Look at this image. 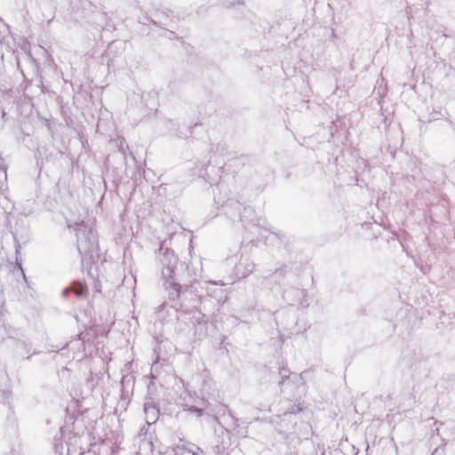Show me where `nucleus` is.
I'll list each match as a JSON object with an SVG mask.
<instances>
[{"label": "nucleus", "mask_w": 455, "mask_h": 455, "mask_svg": "<svg viewBox=\"0 0 455 455\" xmlns=\"http://www.w3.org/2000/svg\"><path fill=\"white\" fill-rule=\"evenodd\" d=\"M123 140H120L119 148H120V150L123 152V154L124 155V154H125V152H124V148H123V147H124V144H123V143H124V141H123Z\"/></svg>", "instance_id": "nucleus-15"}, {"label": "nucleus", "mask_w": 455, "mask_h": 455, "mask_svg": "<svg viewBox=\"0 0 455 455\" xmlns=\"http://www.w3.org/2000/svg\"><path fill=\"white\" fill-rule=\"evenodd\" d=\"M162 263V275L164 279V287L168 291V299L174 301L172 307L179 310L184 307L183 300L186 299L187 293L189 291V285L182 284L183 281L180 270L184 271L182 264H180L179 259L172 250L164 248V244L160 246Z\"/></svg>", "instance_id": "nucleus-1"}, {"label": "nucleus", "mask_w": 455, "mask_h": 455, "mask_svg": "<svg viewBox=\"0 0 455 455\" xmlns=\"http://www.w3.org/2000/svg\"><path fill=\"white\" fill-rule=\"evenodd\" d=\"M255 264L249 259L241 260L235 267L237 274L246 277L254 271Z\"/></svg>", "instance_id": "nucleus-5"}, {"label": "nucleus", "mask_w": 455, "mask_h": 455, "mask_svg": "<svg viewBox=\"0 0 455 455\" xmlns=\"http://www.w3.org/2000/svg\"><path fill=\"white\" fill-rule=\"evenodd\" d=\"M194 448L195 450L190 451L193 455H203L204 453L200 447L194 445Z\"/></svg>", "instance_id": "nucleus-12"}, {"label": "nucleus", "mask_w": 455, "mask_h": 455, "mask_svg": "<svg viewBox=\"0 0 455 455\" xmlns=\"http://www.w3.org/2000/svg\"><path fill=\"white\" fill-rule=\"evenodd\" d=\"M279 374L281 375L282 380L279 382L281 385L285 379H287L291 374V371L286 367H281L279 371Z\"/></svg>", "instance_id": "nucleus-10"}, {"label": "nucleus", "mask_w": 455, "mask_h": 455, "mask_svg": "<svg viewBox=\"0 0 455 455\" xmlns=\"http://www.w3.org/2000/svg\"><path fill=\"white\" fill-rule=\"evenodd\" d=\"M285 274H286V270L284 267L278 268L274 273L275 275H279V276H284Z\"/></svg>", "instance_id": "nucleus-13"}, {"label": "nucleus", "mask_w": 455, "mask_h": 455, "mask_svg": "<svg viewBox=\"0 0 455 455\" xmlns=\"http://www.w3.org/2000/svg\"><path fill=\"white\" fill-rule=\"evenodd\" d=\"M19 268H20L21 272H23V269L20 265H19ZM22 274H24V273H22ZM23 275L25 276V275Z\"/></svg>", "instance_id": "nucleus-20"}, {"label": "nucleus", "mask_w": 455, "mask_h": 455, "mask_svg": "<svg viewBox=\"0 0 455 455\" xmlns=\"http://www.w3.org/2000/svg\"><path fill=\"white\" fill-rule=\"evenodd\" d=\"M3 395H4V398H9L10 393L9 392H4Z\"/></svg>", "instance_id": "nucleus-16"}, {"label": "nucleus", "mask_w": 455, "mask_h": 455, "mask_svg": "<svg viewBox=\"0 0 455 455\" xmlns=\"http://www.w3.org/2000/svg\"><path fill=\"white\" fill-rule=\"evenodd\" d=\"M193 128H194V127H190V131H189V133H190V134L192 133V129H193Z\"/></svg>", "instance_id": "nucleus-21"}, {"label": "nucleus", "mask_w": 455, "mask_h": 455, "mask_svg": "<svg viewBox=\"0 0 455 455\" xmlns=\"http://www.w3.org/2000/svg\"><path fill=\"white\" fill-rule=\"evenodd\" d=\"M188 411L191 412H196L197 417H201L203 415H212L210 412L205 411L204 409L198 408L196 406H190Z\"/></svg>", "instance_id": "nucleus-9"}, {"label": "nucleus", "mask_w": 455, "mask_h": 455, "mask_svg": "<svg viewBox=\"0 0 455 455\" xmlns=\"http://www.w3.org/2000/svg\"><path fill=\"white\" fill-rule=\"evenodd\" d=\"M17 346L20 348L25 349L26 351H29V347L25 341H18Z\"/></svg>", "instance_id": "nucleus-14"}, {"label": "nucleus", "mask_w": 455, "mask_h": 455, "mask_svg": "<svg viewBox=\"0 0 455 455\" xmlns=\"http://www.w3.org/2000/svg\"><path fill=\"white\" fill-rule=\"evenodd\" d=\"M164 307V303H163L160 307H159V311H161L163 308Z\"/></svg>", "instance_id": "nucleus-18"}, {"label": "nucleus", "mask_w": 455, "mask_h": 455, "mask_svg": "<svg viewBox=\"0 0 455 455\" xmlns=\"http://www.w3.org/2000/svg\"><path fill=\"white\" fill-rule=\"evenodd\" d=\"M203 403H204H204H205V404H209V402H205V401H204V402H203Z\"/></svg>", "instance_id": "nucleus-22"}, {"label": "nucleus", "mask_w": 455, "mask_h": 455, "mask_svg": "<svg viewBox=\"0 0 455 455\" xmlns=\"http://www.w3.org/2000/svg\"><path fill=\"white\" fill-rule=\"evenodd\" d=\"M435 432L436 435H439V428H436Z\"/></svg>", "instance_id": "nucleus-19"}, {"label": "nucleus", "mask_w": 455, "mask_h": 455, "mask_svg": "<svg viewBox=\"0 0 455 455\" xmlns=\"http://www.w3.org/2000/svg\"><path fill=\"white\" fill-rule=\"evenodd\" d=\"M290 292L294 293L295 295H297L299 298L304 296V291L303 290L293 289V290H291V291H284V293H283L284 299L287 298V296L289 295Z\"/></svg>", "instance_id": "nucleus-11"}, {"label": "nucleus", "mask_w": 455, "mask_h": 455, "mask_svg": "<svg viewBox=\"0 0 455 455\" xmlns=\"http://www.w3.org/2000/svg\"><path fill=\"white\" fill-rule=\"evenodd\" d=\"M144 411L147 418V423L148 425L150 424V420L154 423L158 419L159 408L153 398L148 397L146 399L144 403Z\"/></svg>", "instance_id": "nucleus-3"}, {"label": "nucleus", "mask_w": 455, "mask_h": 455, "mask_svg": "<svg viewBox=\"0 0 455 455\" xmlns=\"http://www.w3.org/2000/svg\"><path fill=\"white\" fill-rule=\"evenodd\" d=\"M301 411V408L297 407L296 411L292 410L291 411H290V413H296L297 411Z\"/></svg>", "instance_id": "nucleus-17"}, {"label": "nucleus", "mask_w": 455, "mask_h": 455, "mask_svg": "<svg viewBox=\"0 0 455 455\" xmlns=\"http://www.w3.org/2000/svg\"><path fill=\"white\" fill-rule=\"evenodd\" d=\"M253 210L251 207H243V212L239 213V220L242 222H249L253 226H260L261 220L258 218H251V214L253 213Z\"/></svg>", "instance_id": "nucleus-6"}, {"label": "nucleus", "mask_w": 455, "mask_h": 455, "mask_svg": "<svg viewBox=\"0 0 455 455\" xmlns=\"http://www.w3.org/2000/svg\"><path fill=\"white\" fill-rule=\"evenodd\" d=\"M447 445V441L445 439H442V443L438 447H436L431 455H445V446Z\"/></svg>", "instance_id": "nucleus-8"}, {"label": "nucleus", "mask_w": 455, "mask_h": 455, "mask_svg": "<svg viewBox=\"0 0 455 455\" xmlns=\"http://www.w3.org/2000/svg\"><path fill=\"white\" fill-rule=\"evenodd\" d=\"M69 228H74L77 240V249L81 254L92 252L97 246V236L92 229H87L84 221L68 224Z\"/></svg>", "instance_id": "nucleus-2"}, {"label": "nucleus", "mask_w": 455, "mask_h": 455, "mask_svg": "<svg viewBox=\"0 0 455 455\" xmlns=\"http://www.w3.org/2000/svg\"><path fill=\"white\" fill-rule=\"evenodd\" d=\"M69 291L74 292L78 298H84L88 294V288L84 283L75 281L70 287L63 290L62 295L66 296Z\"/></svg>", "instance_id": "nucleus-4"}, {"label": "nucleus", "mask_w": 455, "mask_h": 455, "mask_svg": "<svg viewBox=\"0 0 455 455\" xmlns=\"http://www.w3.org/2000/svg\"><path fill=\"white\" fill-rule=\"evenodd\" d=\"M7 181V165L4 162V159L0 155V194L4 191L6 188Z\"/></svg>", "instance_id": "nucleus-7"}]
</instances>
